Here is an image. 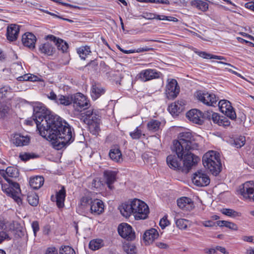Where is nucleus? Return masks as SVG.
Listing matches in <instances>:
<instances>
[{"instance_id":"25","label":"nucleus","mask_w":254,"mask_h":254,"mask_svg":"<svg viewBox=\"0 0 254 254\" xmlns=\"http://www.w3.org/2000/svg\"><path fill=\"white\" fill-rule=\"evenodd\" d=\"M19 32V26L16 24H11L7 28L6 37L10 41H15Z\"/></svg>"},{"instance_id":"24","label":"nucleus","mask_w":254,"mask_h":254,"mask_svg":"<svg viewBox=\"0 0 254 254\" xmlns=\"http://www.w3.org/2000/svg\"><path fill=\"white\" fill-rule=\"evenodd\" d=\"M30 141L29 135H23L20 133L15 134L13 136V142L17 146L27 145Z\"/></svg>"},{"instance_id":"18","label":"nucleus","mask_w":254,"mask_h":254,"mask_svg":"<svg viewBox=\"0 0 254 254\" xmlns=\"http://www.w3.org/2000/svg\"><path fill=\"white\" fill-rule=\"evenodd\" d=\"M185 104L186 103L184 100H178L170 105L168 110L173 116H178L184 110Z\"/></svg>"},{"instance_id":"30","label":"nucleus","mask_w":254,"mask_h":254,"mask_svg":"<svg viewBox=\"0 0 254 254\" xmlns=\"http://www.w3.org/2000/svg\"><path fill=\"white\" fill-rule=\"evenodd\" d=\"M159 236L158 231L155 229H151L146 231L143 235V239L148 244L151 243Z\"/></svg>"},{"instance_id":"9","label":"nucleus","mask_w":254,"mask_h":254,"mask_svg":"<svg viewBox=\"0 0 254 254\" xmlns=\"http://www.w3.org/2000/svg\"><path fill=\"white\" fill-rule=\"evenodd\" d=\"M197 99L207 106H214L218 101V98L214 94L199 90L196 92Z\"/></svg>"},{"instance_id":"55","label":"nucleus","mask_w":254,"mask_h":254,"mask_svg":"<svg viewBox=\"0 0 254 254\" xmlns=\"http://www.w3.org/2000/svg\"><path fill=\"white\" fill-rule=\"evenodd\" d=\"M32 227L34 232V236H36V233L39 231V223L37 221H33L32 223Z\"/></svg>"},{"instance_id":"62","label":"nucleus","mask_w":254,"mask_h":254,"mask_svg":"<svg viewBox=\"0 0 254 254\" xmlns=\"http://www.w3.org/2000/svg\"><path fill=\"white\" fill-rule=\"evenodd\" d=\"M245 7L254 11V0L245 3Z\"/></svg>"},{"instance_id":"20","label":"nucleus","mask_w":254,"mask_h":254,"mask_svg":"<svg viewBox=\"0 0 254 254\" xmlns=\"http://www.w3.org/2000/svg\"><path fill=\"white\" fill-rule=\"evenodd\" d=\"M104 210V203L100 199H95L91 201L90 210L91 213L94 215H99L103 212Z\"/></svg>"},{"instance_id":"61","label":"nucleus","mask_w":254,"mask_h":254,"mask_svg":"<svg viewBox=\"0 0 254 254\" xmlns=\"http://www.w3.org/2000/svg\"><path fill=\"white\" fill-rule=\"evenodd\" d=\"M242 239L245 242L254 243V237L253 236H244L242 237Z\"/></svg>"},{"instance_id":"8","label":"nucleus","mask_w":254,"mask_h":254,"mask_svg":"<svg viewBox=\"0 0 254 254\" xmlns=\"http://www.w3.org/2000/svg\"><path fill=\"white\" fill-rule=\"evenodd\" d=\"M238 191L245 199L254 201V181L247 182L241 185Z\"/></svg>"},{"instance_id":"48","label":"nucleus","mask_w":254,"mask_h":254,"mask_svg":"<svg viewBox=\"0 0 254 254\" xmlns=\"http://www.w3.org/2000/svg\"><path fill=\"white\" fill-rule=\"evenodd\" d=\"M8 107L0 102V119L3 118L7 114Z\"/></svg>"},{"instance_id":"17","label":"nucleus","mask_w":254,"mask_h":254,"mask_svg":"<svg viewBox=\"0 0 254 254\" xmlns=\"http://www.w3.org/2000/svg\"><path fill=\"white\" fill-rule=\"evenodd\" d=\"M186 116L193 123L198 125H202L203 123V120L202 119V112L197 109L190 110L187 112Z\"/></svg>"},{"instance_id":"10","label":"nucleus","mask_w":254,"mask_h":254,"mask_svg":"<svg viewBox=\"0 0 254 254\" xmlns=\"http://www.w3.org/2000/svg\"><path fill=\"white\" fill-rule=\"evenodd\" d=\"M218 106L220 111L227 117L232 120H235L236 119L237 116L234 109L229 101L221 100L218 103Z\"/></svg>"},{"instance_id":"42","label":"nucleus","mask_w":254,"mask_h":254,"mask_svg":"<svg viewBox=\"0 0 254 254\" xmlns=\"http://www.w3.org/2000/svg\"><path fill=\"white\" fill-rule=\"evenodd\" d=\"M91 198L88 196H83L80 200V206L82 209H85L88 205H91Z\"/></svg>"},{"instance_id":"16","label":"nucleus","mask_w":254,"mask_h":254,"mask_svg":"<svg viewBox=\"0 0 254 254\" xmlns=\"http://www.w3.org/2000/svg\"><path fill=\"white\" fill-rule=\"evenodd\" d=\"M106 89L100 83L95 82L92 83L90 89V95L93 100H96L103 95Z\"/></svg>"},{"instance_id":"39","label":"nucleus","mask_w":254,"mask_h":254,"mask_svg":"<svg viewBox=\"0 0 254 254\" xmlns=\"http://www.w3.org/2000/svg\"><path fill=\"white\" fill-rule=\"evenodd\" d=\"M27 201L30 205L36 206L39 203V196L36 193H32L27 196Z\"/></svg>"},{"instance_id":"63","label":"nucleus","mask_w":254,"mask_h":254,"mask_svg":"<svg viewBox=\"0 0 254 254\" xmlns=\"http://www.w3.org/2000/svg\"><path fill=\"white\" fill-rule=\"evenodd\" d=\"M202 223L204 227H213L214 225V223L211 220L203 221L202 222Z\"/></svg>"},{"instance_id":"35","label":"nucleus","mask_w":254,"mask_h":254,"mask_svg":"<svg viewBox=\"0 0 254 254\" xmlns=\"http://www.w3.org/2000/svg\"><path fill=\"white\" fill-rule=\"evenodd\" d=\"M192 5L195 6L197 8L203 11H206L208 8V3L200 0H195L191 2Z\"/></svg>"},{"instance_id":"13","label":"nucleus","mask_w":254,"mask_h":254,"mask_svg":"<svg viewBox=\"0 0 254 254\" xmlns=\"http://www.w3.org/2000/svg\"><path fill=\"white\" fill-rule=\"evenodd\" d=\"M193 183L198 187L207 186L210 183L209 177L201 170L195 172L192 177Z\"/></svg>"},{"instance_id":"43","label":"nucleus","mask_w":254,"mask_h":254,"mask_svg":"<svg viewBox=\"0 0 254 254\" xmlns=\"http://www.w3.org/2000/svg\"><path fill=\"white\" fill-rule=\"evenodd\" d=\"M245 137L244 136H240L234 139L233 144L237 148H240L244 145L245 143Z\"/></svg>"},{"instance_id":"38","label":"nucleus","mask_w":254,"mask_h":254,"mask_svg":"<svg viewBox=\"0 0 254 254\" xmlns=\"http://www.w3.org/2000/svg\"><path fill=\"white\" fill-rule=\"evenodd\" d=\"M222 214L232 217H240L241 213L232 209L223 208L221 210Z\"/></svg>"},{"instance_id":"22","label":"nucleus","mask_w":254,"mask_h":254,"mask_svg":"<svg viewBox=\"0 0 254 254\" xmlns=\"http://www.w3.org/2000/svg\"><path fill=\"white\" fill-rule=\"evenodd\" d=\"M66 196V191L64 187H62L61 189L57 192L56 197L54 198L53 196H51V200L55 201L56 200V204L59 208H63L64 204V202Z\"/></svg>"},{"instance_id":"49","label":"nucleus","mask_w":254,"mask_h":254,"mask_svg":"<svg viewBox=\"0 0 254 254\" xmlns=\"http://www.w3.org/2000/svg\"><path fill=\"white\" fill-rule=\"evenodd\" d=\"M219 126L223 127H228L230 125V122L227 117L224 116H220Z\"/></svg>"},{"instance_id":"51","label":"nucleus","mask_w":254,"mask_h":254,"mask_svg":"<svg viewBox=\"0 0 254 254\" xmlns=\"http://www.w3.org/2000/svg\"><path fill=\"white\" fill-rule=\"evenodd\" d=\"M5 240H10V238L6 232L1 231L0 232V244Z\"/></svg>"},{"instance_id":"52","label":"nucleus","mask_w":254,"mask_h":254,"mask_svg":"<svg viewBox=\"0 0 254 254\" xmlns=\"http://www.w3.org/2000/svg\"><path fill=\"white\" fill-rule=\"evenodd\" d=\"M15 229L14 221L9 222L7 221L6 225L5 226V231H13Z\"/></svg>"},{"instance_id":"50","label":"nucleus","mask_w":254,"mask_h":254,"mask_svg":"<svg viewBox=\"0 0 254 254\" xmlns=\"http://www.w3.org/2000/svg\"><path fill=\"white\" fill-rule=\"evenodd\" d=\"M170 224L169 220L167 219V217L164 216L160 221L159 225L162 229H164L166 226Z\"/></svg>"},{"instance_id":"31","label":"nucleus","mask_w":254,"mask_h":254,"mask_svg":"<svg viewBox=\"0 0 254 254\" xmlns=\"http://www.w3.org/2000/svg\"><path fill=\"white\" fill-rule=\"evenodd\" d=\"M44 182V179L43 177L36 176L30 179L29 185L33 189L38 190L43 185Z\"/></svg>"},{"instance_id":"41","label":"nucleus","mask_w":254,"mask_h":254,"mask_svg":"<svg viewBox=\"0 0 254 254\" xmlns=\"http://www.w3.org/2000/svg\"><path fill=\"white\" fill-rule=\"evenodd\" d=\"M102 241L101 240H93L90 242L89 244V248L92 250H97L102 247Z\"/></svg>"},{"instance_id":"3","label":"nucleus","mask_w":254,"mask_h":254,"mask_svg":"<svg viewBox=\"0 0 254 254\" xmlns=\"http://www.w3.org/2000/svg\"><path fill=\"white\" fill-rule=\"evenodd\" d=\"M200 159L197 156H190L189 155H183L177 157L175 155H169L166 159L168 165L170 168L174 170H178L185 173H188L195 166Z\"/></svg>"},{"instance_id":"59","label":"nucleus","mask_w":254,"mask_h":254,"mask_svg":"<svg viewBox=\"0 0 254 254\" xmlns=\"http://www.w3.org/2000/svg\"><path fill=\"white\" fill-rule=\"evenodd\" d=\"M47 97L50 100H53L56 103H57V101L58 100V96L53 91L50 92L49 94L47 95Z\"/></svg>"},{"instance_id":"15","label":"nucleus","mask_w":254,"mask_h":254,"mask_svg":"<svg viewBox=\"0 0 254 254\" xmlns=\"http://www.w3.org/2000/svg\"><path fill=\"white\" fill-rule=\"evenodd\" d=\"M180 92V87L177 80H170L166 85V94L169 99H174Z\"/></svg>"},{"instance_id":"56","label":"nucleus","mask_w":254,"mask_h":254,"mask_svg":"<svg viewBox=\"0 0 254 254\" xmlns=\"http://www.w3.org/2000/svg\"><path fill=\"white\" fill-rule=\"evenodd\" d=\"M32 77H35V78H36V79H41L40 78L37 77L36 76H35L34 75L31 74H24L23 76L16 77V79H18L19 78H23V79L29 80L32 78Z\"/></svg>"},{"instance_id":"37","label":"nucleus","mask_w":254,"mask_h":254,"mask_svg":"<svg viewBox=\"0 0 254 254\" xmlns=\"http://www.w3.org/2000/svg\"><path fill=\"white\" fill-rule=\"evenodd\" d=\"M91 53L90 47L88 46H83L77 49V53L81 59L85 60L86 57Z\"/></svg>"},{"instance_id":"4","label":"nucleus","mask_w":254,"mask_h":254,"mask_svg":"<svg viewBox=\"0 0 254 254\" xmlns=\"http://www.w3.org/2000/svg\"><path fill=\"white\" fill-rule=\"evenodd\" d=\"M204 167L214 176H216L221 172V164L219 153L214 151H209L202 157Z\"/></svg>"},{"instance_id":"11","label":"nucleus","mask_w":254,"mask_h":254,"mask_svg":"<svg viewBox=\"0 0 254 254\" xmlns=\"http://www.w3.org/2000/svg\"><path fill=\"white\" fill-rule=\"evenodd\" d=\"M119 235L127 241H132L135 238V233L130 225L127 223H122L118 228Z\"/></svg>"},{"instance_id":"54","label":"nucleus","mask_w":254,"mask_h":254,"mask_svg":"<svg viewBox=\"0 0 254 254\" xmlns=\"http://www.w3.org/2000/svg\"><path fill=\"white\" fill-rule=\"evenodd\" d=\"M213 112L212 111H207L204 113L202 112V119H207L210 120L211 118V115H213Z\"/></svg>"},{"instance_id":"5","label":"nucleus","mask_w":254,"mask_h":254,"mask_svg":"<svg viewBox=\"0 0 254 254\" xmlns=\"http://www.w3.org/2000/svg\"><path fill=\"white\" fill-rule=\"evenodd\" d=\"M80 119L88 127L90 132L94 135L100 130V116L98 112L94 110L86 111L80 114Z\"/></svg>"},{"instance_id":"14","label":"nucleus","mask_w":254,"mask_h":254,"mask_svg":"<svg viewBox=\"0 0 254 254\" xmlns=\"http://www.w3.org/2000/svg\"><path fill=\"white\" fill-rule=\"evenodd\" d=\"M45 38L46 40H49L50 41H53L57 46L58 50L63 53H67L68 52V44L63 39L57 38L53 35H47Z\"/></svg>"},{"instance_id":"28","label":"nucleus","mask_w":254,"mask_h":254,"mask_svg":"<svg viewBox=\"0 0 254 254\" xmlns=\"http://www.w3.org/2000/svg\"><path fill=\"white\" fill-rule=\"evenodd\" d=\"M122 215L127 218L132 214V200L130 202L123 203L119 207Z\"/></svg>"},{"instance_id":"57","label":"nucleus","mask_w":254,"mask_h":254,"mask_svg":"<svg viewBox=\"0 0 254 254\" xmlns=\"http://www.w3.org/2000/svg\"><path fill=\"white\" fill-rule=\"evenodd\" d=\"M9 89V88L7 86H4L0 88V99L5 96V95Z\"/></svg>"},{"instance_id":"12","label":"nucleus","mask_w":254,"mask_h":254,"mask_svg":"<svg viewBox=\"0 0 254 254\" xmlns=\"http://www.w3.org/2000/svg\"><path fill=\"white\" fill-rule=\"evenodd\" d=\"M72 103H73L75 107L79 108L77 109L78 110L88 109L90 105L89 100L81 93H77L73 95Z\"/></svg>"},{"instance_id":"33","label":"nucleus","mask_w":254,"mask_h":254,"mask_svg":"<svg viewBox=\"0 0 254 254\" xmlns=\"http://www.w3.org/2000/svg\"><path fill=\"white\" fill-rule=\"evenodd\" d=\"M109 155L112 160L117 162H119L120 161L122 156L120 149L118 148L111 149Z\"/></svg>"},{"instance_id":"60","label":"nucleus","mask_w":254,"mask_h":254,"mask_svg":"<svg viewBox=\"0 0 254 254\" xmlns=\"http://www.w3.org/2000/svg\"><path fill=\"white\" fill-rule=\"evenodd\" d=\"M97 64H96L94 62H91L90 63L88 64L86 66H85V69L86 68L89 69L90 68L91 71H95L96 67H97Z\"/></svg>"},{"instance_id":"29","label":"nucleus","mask_w":254,"mask_h":254,"mask_svg":"<svg viewBox=\"0 0 254 254\" xmlns=\"http://www.w3.org/2000/svg\"><path fill=\"white\" fill-rule=\"evenodd\" d=\"M39 50L41 53L51 56L55 53V48L51 43L46 42L39 46Z\"/></svg>"},{"instance_id":"36","label":"nucleus","mask_w":254,"mask_h":254,"mask_svg":"<svg viewBox=\"0 0 254 254\" xmlns=\"http://www.w3.org/2000/svg\"><path fill=\"white\" fill-rule=\"evenodd\" d=\"M217 225L220 227H226L229 229L233 230H237V225L233 222L225 221V220H219L216 222Z\"/></svg>"},{"instance_id":"7","label":"nucleus","mask_w":254,"mask_h":254,"mask_svg":"<svg viewBox=\"0 0 254 254\" xmlns=\"http://www.w3.org/2000/svg\"><path fill=\"white\" fill-rule=\"evenodd\" d=\"M9 185H1L2 190L9 196L12 197L17 203L21 202L19 195L21 193L20 186L18 183L13 182L11 179H6V181Z\"/></svg>"},{"instance_id":"40","label":"nucleus","mask_w":254,"mask_h":254,"mask_svg":"<svg viewBox=\"0 0 254 254\" xmlns=\"http://www.w3.org/2000/svg\"><path fill=\"white\" fill-rule=\"evenodd\" d=\"M161 123L157 120H151L147 124V127L149 130L153 131L158 130L160 126Z\"/></svg>"},{"instance_id":"19","label":"nucleus","mask_w":254,"mask_h":254,"mask_svg":"<svg viewBox=\"0 0 254 254\" xmlns=\"http://www.w3.org/2000/svg\"><path fill=\"white\" fill-rule=\"evenodd\" d=\"M178 206L182 209L190 211L194 207L191 199L187 197H183L177 200Z\"/></svg>"},{"instance_id":"53","label":"nucleus","mask_w":254,"mask_h":254,"mask_svg":"<svg viewBox=\"0 0 254 254\" xmlns=\"http://www.w3.org/2000/svg\"><path fill=\"white\" fill-rule=\"evenodd\" d=\"M211 120L213 121L214 123L217 124L219 126L220 116L216 113H213V115H211Z\"/></svg>"},{"instance_id":"1","label":"nucleus","mask_w":254,"mask_h":254,"mask_svg":"<svg viewBox=\"0 0 254 254\" xmlns=\"http://www.w3.org/2000/svg\"><path fill=\"white\" fill-rule=\"evenodd\" d=\"M33 119L40 134L52 141L54 147L60 150L74 140L73 129L61 118L50 114L44 104L34 107Z\"/></svg>"},{"instance_id":"34","label":"nucleus","mask_w":254,"mask_h":254,"mask_svg":"<svg viewBox=\"0 0 254 254\" xmlns=\"http://www.w3.org/2000/svg\"><path fill=\"white\" fill-rule=\"evenodd\" d=\"M195 53L197 54L199 56L206 59H217L219 60H226L225 57L220 56H217L211 55L210 54L207 53L205 52H199V51H195Z\"/></svg>"},{"instance_id":"23","label":"nucleus","mask_w":254,"mask_h":254,"mask_svg":"<svg viewBox=\"0 0 254 254\" xmlns=\"http://www.w3.org/2000/svg\"><path fill=\"white\" fill-rule=\"evenodd\" d=\"M36 41V36L32 33L27 32L22 37V42L24 46L29 48H34Z\"/></svg>"},{"instance_id":"47","label":"nucleus","mask_w":254,"mask_h":254,"mask_svg":"<svg viewBox=\"0 0 254 254\" xmlns=\"http://www.w3.org/2000/svg\"><path fill=\"white\" fill-rule=\"evenodd\" d=\"M37 156L34 154H31L29 153H24V154H20L19 158L20 159L24 161H27L31 158H36Z\"/></svg>"},{"instance_id":"27","label":"nucleus","mask_w":254,"mask_h":254,"mask_svg":"<svg viewBox=\"0 0 254 254\" xmlns=\"http://www.w3.org/2000/svg\"><path fill=\"white\" fill-rule=\"evenodd\" d=\"M106 183L110 190L114 189L113 184L116 181L117 173L115 171L106 170L104 172Z\"/></svg>"},{"instance_id":"58","label":"nucleus","mask_w":254,"mask_h":254,"mask_svg":"<svg viewBox=\"0 0 254 254\" xmlns=\"http://www.w3.org/2000/svg\"><path fill=\"white\" fill-rule=\"evenodd\" d=\"M127 254H136V248L134 246H129L126 249Z\"/></svg>"},{"instance_id":"64","label":"nucleus","mask_w":254,"mask_h":254,"mask_svg":"<svg viewBox=\"0 0 254 254\" xmlns=\"http://www.w3.org/2000/svg\"><path fill=\"white\" fill-rule=\"evenodd\" d=\"M46 254H58V251L55 248H48Z\"/></svg>"},{"instance_id":"44","label":"nucleus","mask_w":254,"mask_h":254,"mask_svg":"<svg viewBox=\"0 0 254 254\" xmlns=\"http://www.w3.org/2000/svg\"><path fill=\"white\" fill-rule=\"evenodd\" d=\"M60 254H75V252L71 247L65 246L60 248Z\"/></svg>"},{"instance_id":"26","label":"nucleus","mask_w":254,"mask_h":254,"mask_svg":"<svg viewBox=\"0 0 254 254\" xmlns=\"http://www.w3.org/2000/svg\"><path fill=\"white\" fill-rule=\"evenodd\" d=\"M0 174L6 181V179H9L8 177L17 178L19 176L18 170L13 166L8 167L5 170H0Z\"/></svg>"},{"instance_id":"2","label":"nucleus","mask_w":254,"mask_h":254,"mask_svg":"<svg viewBox=\"0 0 254 254\" xmlns=\"http://www.w3.org/2000/svg\"><path fill=\"white\" fill-rule=\"evenodd\" d=\"M198 144L196 143L192 133L190 131H184L179 133L178 140L173 142V150L179 157L183 155L195 156L191 151L197 150Z\"/></svg>"},{"instance_id":"21","label":"nucleus","mask_w":254,"mask_h":254,"mask_svg":"<svg viewBox=\"0 0 254 254\" xmlns=\"http://www.w3.org/2000/svg\"><path fill=\"white\" fill-rule=\"evenodd\" d=\"M161 73H158L154 69H148L141 71L138 75V78H145L146 80L153 79L154 78H160L161 77Z\"/></svg>"},{"instance_id":"45","label":"nucleus","mask_w":254,"mask_h":254,"mask_svg":"<svg viewBox=\"0 0 254 254\" xmlns=\"http://www.w3.org/2000/svg\"><path fill=\"white\" fill-rule=\"evenodd\" d=\"M188 220L185 219H178L176 220V224L180 229H186L187 228Z\"/></svg>"},{"instance_id":"46","label":"nucleus","mask_w":254,"mask_h":254,"mask_svg":"<svg viewBox=\"0 0 254 254\" xmlns=\"http://www.w3.org/2000/svg\"><path fill=\"white\" fill-rule=\"evenodd\" d=\"M142 134V131L139 129L138 127H136L134 131L130 132L129 135L133 139H138L140 138Z\"/></svg>"},{"instance_id":"32","label":"nucleus","mask_w":254,"mask_h":254,"mask_svg":"<svg viewBox=\"0 0 254 254\" xmlns=\"http://www.w3.org/2000/svg\"><path fill=\"white\" fill-rule=\"evenodd\" d=\"M73 102V95L68 96H64L62 95H59L58 96V100L57 103L59 104L63 105L64 106H68Z\"/></svg>"},{"instance_id":"6","label":"nucleus","mask_w":254,"mask_h":254,"mask_svg":"<svg viewBox=\"0 0 254 254\" xmlns=\"http://www.w3.org/2000/svg\"><path fill=\"white\" fill-rule=\"evenodd\" d=\"M132 214L135 220L145 219L149 213L148 205L143 201L136 198L132 200Z\"/></svg>"}]
</instances>
